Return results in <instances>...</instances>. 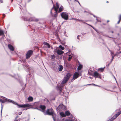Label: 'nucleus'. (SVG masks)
Here are the masks:
<instances>
[{"instance_id":"nucleus-5","label":"nucleus","mask_w":121,"mask_h":121,"mask_svg":"<svg viewBox=\"0 0 121 121\" xmlns=\"http://www.w3.org/2000/svg\"><path fill=\"white\" fill-rule=\"evenodd\" d=\"M66 107L63 104H60L56 108V110L59 111H63L66 110Z\"/></svg>"},{"instance_id":"nucleus-64","label":"nucleus","mask_w":121,"mask_h":121,"mask_svg":"<svg viewBox=\"0 0 121 121\" xmlns=\"http://www.w3.org/2000/svg\"><path fill=\"white\" fill-rule=\"evenodd\" d=\"M14 121H17L16 119H15V120Z\"/></svg>"},{"instance_id":"nucleus-21","label":"nucleus","mask_w":121,"mask_h":121,"mask_svg":"<svg viewBox=\"0 0 121 121\" xmlns=\"http://www.w3.org/2000/svg\"><path fill=\"white\" fill-rule=\"evenodd\" d=\"M59 67L58 68L59 69V70L60 71H61L63 69V67L62 65H60L59 66Z\"/></svg>"},{"instance_id":"nucleus-3","label":"nucleus","mask_w":121,"mask_h":121,"mask_svg":"<svg viewBox=\"0 0 121 121\" xmlns=\"http://www.w3.org/2000/svg\"><path fill=\"white\" fill-rule=\"evenodd\" d=\"M0 97L2 98L3 99V100L1 102V113H2V109L3 107V105L2 104V103H4L5 102H7L8 103H14V101L2 96H0Z\"/></svg>"},{"instance_id":"nucleus-59","label":"nucleus","mask_w":121,"mask_h":121,"mask_svg":"<svg viewBox=\"0 0 121 121\" xmlns=\"http://www.w3.org/2000/svg\"><path fill=\"white\" fill-rule=\"evenodd\" d=\"M18 117V116H17L16 117V118H15V119H16V118H17V117Z\"/></svg>"},{"instance_id":"nucleus-1","label":"nucleus","mask_w":121,"mask_h":121,"mask_svg":"<svg viewBox=\"0 0 121 121\" xmlns=\"http://www.w3.org/2000/svg\"><path fill=\"white\" fill-rule=\"evenodd\" d=\"M54 114V111L53 110L51 109H48L46 111V112H44L45 115H52V117L54 121H69L70 120L69 119H66L65 121L63 119L62 120L60 119L59 118H57V120L55 119V118L53 116V115Z\"/></svg>"},{"instance_id":"nucleus-6","label":"nucleus","mask_w":121,"mask_h":121,"mask_svg":"<svg viewBox=\"0 0 121 121\" xmlns=\"http://www.w3.org/2000/svg\"><path fill=\"white\" fill-rule=\"evenodd\" d=\"M13 77H14L16 79H17L21 85H22V81L21 79V78L20 76H19L18 74H14V76H13Z\"/></svg>"},{"instance_id":"nucleus-45","label":"nucleus","mask_w":121,"mask_h":121,"mask_svg":"<svg viewBox=\"0 0 121 121\" xmlns=\"http://www.w3.org/2000/svg\"><path fill=\"white\" fill-rule=\"evenodd\" d=\"M76 20V21H82V20H80L79 19H75Z\"/></svg>"},{"instance_id":"nucleus-18","label":"nucleus","mask_w":121,"mask_h":121,"mask_svg":"<svg viewBox=\"0 0 121 121\" xmlns=\"http://www.w3.org/2000/svg\"><path fill=\"white\" fill-rule=\"evenodd\" d=\"M63 10V7L62 6H61V7H60L59 8V10L58 11V9H57V11L56 13H58L60 12H61Z\"/></svg>"},{"instance_id":"nucleus-43","label":"nucleus","mask_w":121,"mask_h":121,"mask_svg":"<svg viewBox=\"0 0 121 121\" xmlns=\"http://www.w3.org/2000/svg\"><path fill=\"white\" fill-rule=\"evenodd\" d=\"M96 20L97 21V22H101V21H100V20H99V19H97V17L96 18Z\"/></svg>"},{"instance_id":"nucleus-40","label":"nucleus","mask_w":121,"mask_h":121,"mask_svg":"<svg viewBox=\"0 0 121 121\" xmlns=\"http://www.w3.org/2000/svg\"><path fill=\"white\" fill-rule=\"evenodd\" d=\"M86 24H87V25H89V26H91V27L93 29H95L94 28V27L93 26H92L91 25H89V24L87 23H86Z\"/></svg>"},{"instance_id":"nucleus-20","label":"nucleus","mask_w":121,"mask_h":121,"mask_svg":"<svg viewBox=\"0 0 121 121\" xmlns=\"http://www.w3.org/2000/svg\"><path fill=\"white\" fill-rule=\"evenodd\" d=\"M28 99L29 102H31L33 100V98L31 96H30L28 98Z\"/></svg>"},{"instance_id":"nucleus-37","label":"nucleus","mask_w":121,"mask_h":121,"mask_svg":"<svg viewBox=\"0 0 121 121\" xmlns=\"http://www.w3.org/2000/svg\"><path fill=\"white\" fill-rule=\"evenodd\" d=\"M111 52V56H112L113 55H113V54H114V53L112 52V51H111V52Z\"/></svg>"},{"instance_id":"nucleus-38","label":"nucleus","mask_w":121,"mask_h":121,"mask_svg":"<svg viewBox=\"0 0 121 121\" xmlns=\"http://www.w3.org/2000/svg\"><path fill=\"white\" fill-rule=\"evenodd\" d=\"M80 36L79 35H78L77 37V39H78V42H79V37Z\"/></svg>"},{"instance_id":"nucleus-7","label":"nucleus","mask_w":121,"mask_h":121,"mask_svg":"<svg viewBox=\"0 0 121 121\" xmlns=\"http://www.w3.org/2000/svg\"><path fill=\"white\" fill-rule=\"evenodd\" d=\"M24 20L26 21H36L37 22L39 21L38 19L35 18L34 17H31L29 18H24Z\"/></svg>"},{"instance_id":"nucleus-42","label":"nucleus","mask_w":121,"mask_h":121,"mask_svg":"<svg viewBox=\"0 0 121 121\" xmlns=\"http://www.w3.org/2000/svg\"><path fill=\"white\" fill-rule=\"evenodd\" d=\"M89 85H93V86H98V85H95V84H89Z\"/></svg>"},{"instance_id":"nucleus-2","label":"nucleus","mask_w":121,"mask_h":121,"mask_svg":"<svg viewBox=\"0 0 121 121\" xmlns=\"http://www.w3.org/2000/svg\"><path fill=\"white\" fill-rule=\"evenodd\" d=\"M68 80L64 78L63 80L62 81L61 84H58L56 88L58 90H59L60 92L63 89V88L64 86V84Z\"/></svg>"},{"instance_id":"nucleus-4","label":"nucleus","mask_w":121,"mask_h":121,"mask_svg":"<svg viewBox=\"0 0 121 121\" xmlns=\"http://www.w3.org/2000/svg\"><path fill=\"white\" fill-rule=\"evenodd\" d=\"M13 104L17 105L18 108H25L26 107H28L31 106V105L29 104H19L17 103H16L14 102V103Z\"/></svg>"},{"instance_id":"nucleus-34","label":"nucleus","mask_w":121,"mask_h":121,"mask_svg":"<svg viewBox=\"0 0 121 121\" xmlns=\"http://www.w3.org/2000/svg\"><path fill=\"white\" fill-rule=\"evenodd\" d=\"M70 55H69V58L68 59V60L69 61H70V60L72 58V56L70 57Z\"/></svg>"},{"instance_id":"nucleus-26","label":"nucleus","mask_w":121,"mask_h":121,"mask_svg":"<svg viewBox=\"0 0 121 121\" xmlns=\"http://www.w3.org/2000/svg\"><path fill=\"white\" fill-rule=\"evenodd\" d=\"M82 68V65H80L78 67V70H80Z\"/></svg>"},{"instance_id":"nucleus-47","label":"nucleus","mask_w":121,"mask_h":121,"mask_svg":"<svg viewBox=\"0 0 121 121\" xmlns=\"http://www.w3.org/2000/svg\"><path fill=\"white\" fill-rule=\"evenodd\" d=\"M91 15H92L93 16L95 17H96V18L97 17L95 15H94L92 14H91Z\"/></svg>"},{"instance_id":"nucleus-29","label":"nucleus","mask_w":121,"mask_h":121,"mask_svg":"<svg viewBox=\"0 0 121 121\" xmlns=\"http://www.w3.org/2000/svg\"><path fill=\"white\" fill-rule=\"evenodd\" d=\"M59 47L62 50H64L65 48H64V47H62L61 45H60L59 46Z\"/></svg>"},{"instance_id":"nucleus-56","label":"nucleus","mask_w":121,"mask_h":121,"mask_svg":"<svg viewBox=\"0 0 121 121\" xmlns=\"http://www.w3.org/2000/svg\"><path fill=\"white\" fill-rule=\"evenodd\" d=\"M22 61H23V62L24 63H25V60H22Z\"/></svg>"},{"instance_id":"nucleus-36","label":"nucleus","mask_w":121,"mask_h":121,"mask_svg":"<svg viewBox=\"0 0 121 121\" xmlns=\"http://www.w3.org/2000/svg\"><path fill=\"white\" fill-rule=\"evenodd\" d=\"M54 5H53V7L52 8V9H51L50 11V13L51 14H52V10L54 8Z\"/></svg>"},{"instance_id":"nucleus-30","label":"nucleus","mask_w":121,"mask_h":121,"mask_svg":"<svg viewBox=\"0 0 121 121\" xmlns=\"http://www.w3.org/2000/svg\"><path fill=\"white\" fill-rule=\"evenodd\" d=\"M121 114V111H120L118 112L117 114V115L118 116Z\"/></svg>"},{"instance_id":"nucleus-41","label":"nucleus","mask_w":121,"mask_h":121,"mask_svg":"<svg viewBox=\"0 0 121 121\" xmlns=\"http://www.w3.org/2000/svg\"><path fill=\"white\" fill-rule=\"evenodd\" d=\"M119 20H121V14L119 16Z\"/></svg>"},{"instance_id":"nucleus-33","label":"nucleus","mask_w":121,"mask_h":121,"mask_svg":"<svg viewBox=\"0 0 121 121\" xmlns=\"http://www.w3.org/2000/svg\"><path fill=\"white\" fill-rule=\"evenodd\" d=\"M114 120L113 118L112 117L109 120H108L107 121H113Z\"/></svg>"},{"instance_id":"nucleus-44","label":"nucleus","mask_w":121,"mask_h":121,"mask_svg":"<svg viewBox=\"0 0 121 121\" xmlns=\"http://www.w3.org/2000/svg\"><path fill=\"white\" fill-rule=\"evenodd\" d=\"M34 109H38V110H40V111H41V110H40V109H38V108H33Z\"/></svg>"},{"instance_id":"nucleus-62","label":"nucleus","mask_w":121,"mask_h":121,"mask_svg":"<svg viewBox=\"0 0 121 121\" xmlns=\"http://www.w3.org/2000/svg\"><path fill=\"white\" fill-rule=\"evenodd\" d=\"M56 15L55 14L54 15V17H56Z\"/></svg>"},{"instance_id":"nucleus-24","label":"nucleus","mask_w":121,"mask_h":121,"mask_svg":"<svg viewBox=\"0 0 121 121\" xmlns=\"http://www.w3.org/2000/svg\"><path fill=\"white\" fill-rule=\"evenodd\" d=\"M105 67L103 68H101L98 69V71H100L101 72H102L104 70V69L105 68Z\"/></svg>"},{"instance_id":"nucleus-49","label":"nucleus","mask_w":121,"mask_h":121,"mask_svg":"<svg viewBox=\"0 0 121 121\" xmlns=\"http://www.w3.org/2000/svg\"><path fill=\"white\" fill-rule=\"evenodd\" d=\"M22 113V112H19V113H18V114L19 115H21Z\"/></svg>"},{"instance_id":"nucleus-63","label":"nucleus","mask_w":121,"mask_h":121,"mask_svg":"<svg viewBox=\"0 0 121 121\" xmlns=\"http://www.w3.org/2000/svg\"><path fill=\"white\" fill-rule=\"evenodd\" d=\"M109 1H107V2H106L107 3H109Z\"/></svg>"},{"instance_id":"nucleus-35","label":"nucleus","mask_w":121,"mask_h":121,"mask_svg":"<svg viewBox=\"0 0 121 121\" xmlns=\"http://www.w3.org/2000/svg\"><path fill=\"white\" fill-rule=\"evenodd\" d=\"M51 58L52 59H54L55 58L54 55H52L51 56Z\"/></svg>"},{"instance_id":"nucleus-22","label":"nucleus","mask_w":121,"mask_h":121,"mask_svg":"<svg viewBox=\"0 0 121 121\" xmlns=\"http://www.w3.org/2000/svg\"><path fill=\"white\" fill-rule=\"evenodd\" d=\"M119 52H117L116 54H115L114 55L112 56V59H113L114 58V57L115 56H117L118 57H119V56L118 55V54H119Z\"/></svg>"},{"instance_id":"nucleus-8","label":"nucleus","mask_w":121,"mask_h":121,"mask_svg":"<svg viewBox=\"0 0 121 121\" xmlns=\"http://www.w3.org/2000/svg\"><path fill=\"white\" fill-rule=\"evenodd\" d=\"M62 18L65 20H67L68 18V15L66 12H62L61 14Z\"/></svg>"},{"instance_id":"nucleus-19","label":"nucleus","mask_w":121,"mask_h":121,"mask_svg":"<svg viewBox=\"0 0 121 121\" xmlns=\"http://www.w3.org/2000/svg\"><path fill=\"white\" fill-rule=\"evenodd\" d=\"M60 114L61 117H64L66 116L65 114L62 112H60Z\"/></svg>"},{"instance_id":"nucleus-39","label":"nucleus","mask_w":121,"mask_h":121,"mask_svg":"<svg viewBox=\"0 0 121 121\" xmlns=\"http://www.w3.org/2000/svg\"><path fill=\"white\" fill-rule=\"evenodd\" d=\"M86 24H87V25H89V26H91V27L93 29H95L94 28V27L93 26H92L91 25H89V24L87 23H86Z\"/></svg>"},{"instance_id":"nucleus-15","label":"nucleus","mask_w":121,"mask_h":121,"mask_svg":"<svg viewBox=\"0 0 121 121\" xmlns=\"http://www.w3.org/2000/svg\"><path fill=\"white\" fill-rule=\"evenodd\" d=\"M71 76V75L70 73H68L66 75L64 78L68 80L70 77Z\"/></svg>"},{"instance_id":"nucleus-16","label":"nucleus","mask_w":121,"mask_h":121,"mask_svg":"<svg viewBox=\"0 0 121 121\" xmlns=\"http://www.w3.org/2000/svg\"><path fill=\"white\" fill-rule=\"evenodd\" d=\"M57 54L59 55H61L64 53V52L61 50H58L57 51Z\"/></svg>"},{"instance_id":"nucleus-11","label":"nucleus","mask_w":121,"mask_h":121,"mask_svg":"<svg viewBox=\"0 0 121 121\" xmlns=\"http://www.w3.org/2000/svg\"><path fill=\"white\" fill-rule=\"evenodd\" d=\"M8 47L10 50L11 51H13L14 50V49L13 46L11 44H9L8 45Z\"/></svg>"},{"instance_id":"nucleus-57","label":"nucleus","mask_w":121,"mask_h":121,"mask_svg":"<svg viewBox=\"0 0 121 121\" xmlns=\"http://www.w3.org/2000/svg\"><path fill=\"white\" fill-rule=\"evenodd\" d=\"M88 73L89 74H90V72L89 71H88Z\"/></svg>"},{"instance_id":"nucleus-13","label":"nucleus","mask_w":121,"mask_h":121,"mask_svg":"<svg viewBox=\"0 0 121 121\" xmlns=\"http://www.w3.org/2000/svg\"><path fill=\"white\" fill-rule=\"evenodd\" d=\"M27 78H26V80H28V81H31V80H32V77L29 74L27 75Z\"/></svg>"},{"instance_id":"nucleus-50","label":"nucleus","mask_w":121,"mask_h":121,"mask_svg":"<svg viewBox=\"0 0 121 121\" xmlns=\"http://www.w3.org/2000/svg\"><path fill=\"white\" fill-rule=\"evenodd\" d=\"M0 2L1 3H3V2L2 0H0Z\"/></svg>"},{"instance_id":"nucleus-23","label":"nucleus","mask_w":121,"mask_h":121,"mask_svg":"<svg viewBox=\"0 0 121 121\" xmlns=\"http://www.w3.org/2000/svg\"><path fill=\"white\" fill-rule=\"evenodd\" d=\"M65 116H69L70 115V113L68 111H66L65 112Z\"/></svg>"},{"instance_id":"nucleus-17","label":"nucleus","mask_w":121,"mask_h":121,"mask_svg":"<svg viewBox=\"0 0 121 121\" xmlns=\"http://www.w3.org/2000/svg\"><path fill=\"white\" fill-rule=\"evenodd\" d=\"M46 108V106L44 105H41L40 106V108L42 110H43L42 111L43 112L44 111V110Z\"/></svg>"},{"instance_id":"nucleus-9","label":"nucleus","mask_w":121,"mask_h":121,"mask_svg":"<svg viewBox=\"0 0 121 121\" xmlns=\"http://www.w3.org/2000/svg\"><path fill=\"white\" fill-rule=\"evenodd\" d=\"M93 76L95 78H99L101 79V75L99 73L97 72L96 71L94 72Z\"/></svg>"},{"instance_id":"nucleus-12","label":"nucleus","mask_w":121,"mask_h":121,"mask_svg":"<svg viewBox=\"0 0 121 121\" xmlns=\"http://www.w3.org/2000/svg\"><path fill=\"white\" fill-rule=\"evenodd\" d=\"M79 74L78 73L76 72L74 74L73 77V79L75 80L78 77Z\"/></svg>"},{"instance_id":"nucleus-60","label":"nucleus","mask_w":121,"mask_h":121,"mask_svg":"<svg viewBox=\"0 0 121 121\" xmlns=\"http://www.w3.org/2000/svg\"><path fill=\"white\" fill-rule=\"evenodd\" d=\"M111 32H112V33H113V31H111Z\"/></svg>"},{"instance_id":"nucleus-48","label":"nucleus","mask_w":121,"mask_h":121,"mask_svg":"<svg viewBox=\"0 0 121 121\" xmlns=\"http://www.w3.org/2000/svg\"><path fill=\"white\" fill-rule=\"evenodd\" d=\"M76 1H77V2H78V3L79 4V5H80V6L81 5V4H80V3H79V1H78V0Z\"/></svg>"},{"instance_id":"nucleus-58","label":"nucleus","mask_w":121,"mask_h":121,"mask_svg":"<svg viewBox=\"0 0 121 121\" xmlns=\"http://www.w3.org/2000/svg\"><path fill=\"white\" fill-rule=\"evenodd\" d=\"M114 76V78L115 79V80H116V82H117V81H116V78H115V77H114V76Z\"/></svg>"},{"instance_id":"nucleus-31","label":"nucleus","mask_w":121,"mask_h":121,"mask_svg":"<svg viewBox=\"0 0 121 121\" xmlns=\"http://www.w3.org/2000/svg\"><path fill=\"white\" fill-rule=\"evenodd\" d=\"M22 6H21V7L22 8V7H25L26 6V4L25 2L22 5Z\"/></svg>"},{"instance_id":"nucleus-14","label":"nucleus","mask_w":121,"mask_h":121,"mask_svg":"<svg viewBox=\"0 0 121 121\" xmlns=\"http://www.w3.org/2000/svg\"><path fill=\"white\" fill-rule=\"evenodd\" d=\"M59 8V4L58 2H56V7L54 8V10L55 11V13H57V9Z\"/></svg>"},{"instance_id":"nucleus-27","label":"nucleus","mask_w":121,"mask_h":121,"mask_svg":"<svg viewBox=\"0 0 121 121\" xmlns=\"http://www.w3.org/2000/svg\"><path fill=\"white\" fill-rule=\"evenodd\" d=\"M44 43H45V45L47 46L48 48H49L50 47V45L47 42H45Z\"/></svg>"},{"instance_id":"nucleus-25","label":"nucleus","mask_w":121,"mask_h":121,"mask_svg":"<svg viewBox=\"0 0 121 121\" xmlns=\"http://www.w3.org/2000/svg\"><path fill=\"white\" fill-rule=\"evenodd\" d=\"M1 35H4V31L3 30H0V36Z\"/></svg>"},{"instance_id":"nucleus-61","label":"nucleus","mask_w":121,"mask_h":121,"mask_svg":"<svg viewBox=\"0 0 121 121\" xmlns=\"http://www.w3.org/2000/svg\"><path fill=\"white\" fill-rule=\"evenodd\" d=\"M109 22V21L108 20L107 21V22Z\"/></svg>"},{"instance_id":"nucleus-46","label":"nucleus","mask_w":121,"mask_h":121,"mask_svg":"<svg viewBox=\"0 0 121 121\" xmlns=\"http://www.w3.org/2000/svg\"><path fill=\"white\" fill-rule=\"evenodd\" d=\"M121 20H119V21H118V22H117V23L118 24H119L120 23V22L121 21Z\"/></svg>"},{"instance_id":"nucleus-52","label":"nucleus","mask_w":121,"mask_h":121,"mask_svg":"<svg viewBox=\"0 0 121 121\" xmlns=\"http://www.w3.org/2000/svg\"><path fill=\"white\" fill-rule=\"evenodd\" d=\"M108 48V50H109V51L110 52H111L112 51H111V50H110L109 49V48Z\"/></svg>"},{"instance_id":"nucleus-55","label":"nucleus","mask_w":121,"mask_h":121,"mask_svg":"<svg viewBox=\"0 0 121 121\" xmlns=\"http://www.w3.org/2000/svg\"><path fill=\"white\" fill-rule=\"evenodd\" d=\"M22 0H20V1H19V3H20V2H22Z\"/></svg>"},{"instance_id":"nucleus-28","label":"nucleus","mask_w":121,"mask_h":121,"mask_svg":"<svg viewBox=\"0 0 121 121\" xmlns=\"http://www.w3.org/2000/svg\"><path fill=\"white\" fill-rule=\"evenodd\" d=\"M118 116L116 114H115L112 118H113V119L114 120L115 119H116Z\"/></svg>"},{"instance_id":"nucleus-54","label":"nucleus","mask_w":121,"mask_h":121,"mask_svg":"<svg viewBox=\"0 0 121 121\" xmlns=\"http://www.w3.org/2000/svg\"><path fill=\"white\" fill-rule=\"evenodd\" d=\"M113 59H112H112H111V61L110 62V63H111L112 62V60H113Z\"/></svg>"},{"instance_id":"nucleus-10","label":"nucleus","mask_w":121,"mask_h":121,"mask_svg":"<svg viewBox=\"0 0 121 121\" xmlns=\"http://www.w3.org/2000/svg\"><path fill=\"white\" fill-rule=\"evenodd\" d=\"M33 51L32 50H29L26 55V59L29 58L32 54Z\"/></svg>"},{"instance_id":"nucleus-51","label":"nucleus","mask_w":121,"mask_h":121,"mask_svg":"<svg viewBox=\"0 0 121 121\" xmlns=\"http://www.w3.org/2000/svg\"><path fill=\"white\" fill-rule=\"evenodd\" d=\"M3 100L1 99H0V102H2V101Z\"/></svg>"},{"instance_id":"nucleus-32","label":"nucleus","mask_w":121,"mask_h":121,"mask_svg":"<svg viewBox=\"0 0 121 121\" xmlns=\"http://www.w3.org/2000/svg\"><path fill=\"white\" fill-rule=\"evenodd\" d=\"M24 66L25 67H26L27 69L28 68V69H29V66L28 65H24Z\"/></svg>"},{"instance_id":"nucleus-53","label":"nucleus","mask_w":121,"mask_h":121,"mask_svg":"<svg viewBox=\"0 0 121 121\" xmlns=\"http://www.w3.org/2000/svg\"><path fill=\"white\" fill-rule=\"evenodd\" d=\"M119 53H120L121 54H120V56H121V52H119ZM119 55H118V56H119Z\"/></svg>"}]
</instances>
